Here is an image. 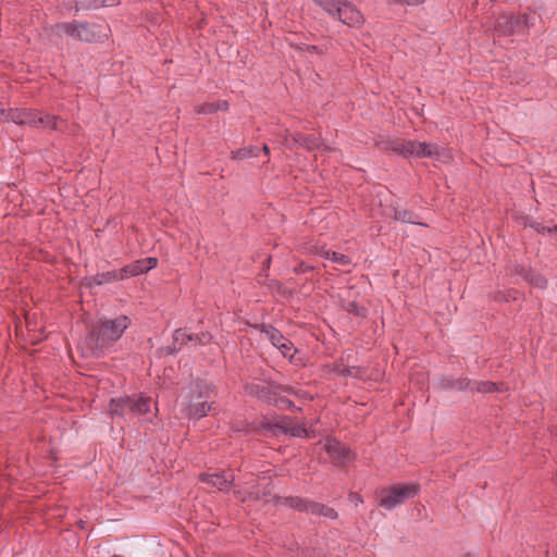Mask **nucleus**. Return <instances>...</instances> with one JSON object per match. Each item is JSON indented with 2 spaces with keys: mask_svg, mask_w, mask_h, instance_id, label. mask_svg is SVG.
I'll use <instances>...</instances> for the list:
<instances>
[{
  "mask_svg": "<svg viewBox=\"0 0 557 557\" xmlns=\"http://www.w3.org/2000/svg\"><path fill=\"white\" fill-rule=\"evenodd\" d=\"M469 391L478 393H491L494 391H503L500 386L494 382L488 381H471Z\"/></svg>",
  "mask_w": 557,
  "mask_h": 557,
  "instance_id": "obj_25",
  "label": "nucleus"
},
{
  "mask_svg": "<svg viewBox=\"0 0 557 557\" xmlns=\"http://www.w3.org/2000/svg\"><path fill=\"white\" fill-rule=\"evenodd\" d=\"M350 502L355 505V506H358L359 504L362 503V498L359 494L357 493H351L350 496Z\"/></svg>",
  "mask_w": 557,
  "mask_h": 557,
  "instance_id": "obj_39",
  "label": "nucleus"
},
{
  "mask_svg": "<svg viewBox=\"0 0 557 557\" xmlns=\"http://www.w3.org/2000/svg\"><path fill=\"white\" fill-rule=\"evenodd\" d=\"M262 150L264 151V153L268 156L269 154V147L267 145H264L262 147Z\"/></svg>",
  "mask_w": 557,
  "mask_h": 557,
  "instance_id": "obj_43",
  "label": "nucleus"
},
{
  "mask_svg": "<svg viewBox=\"0 0 557 557\" xmlns=\"http://www.w3.org/2000/svg\"><path fill=\"white\" fill-rule=\"evenodd\" d=\"M288 432H289L288 434H290L292 436H295V437L308 436L307 429L304 425L298 424L296 422H293L292 428L288 429Z\"/></svg>",
  "mask_w": 557,
  "mask_h": 557,
  "instance_id": "obj_32",
  "label": "nucleus"
},
{
  "mask_svg": "<svg viewBox=\"0 0 557 557\" xmlns=\"http://www.w3.org/2000/svg\"><path fill=\"white\" fill-rule=\"evenodd\" d=\"M283 143L286 147L289 148L294 146H299L311 151L320 147V137L314 134H290L286 131Z\"/></svg>",
  "mask_w": 557,
  "mask_h": 557,
  "instance_id": "obj_7",
  "label": "nucleus"
},
{
  "mask_svg": "<svg viewBox=\"0 0 557 557\" xmlns=\"http://www.w3.org/2000/svg\"><path fill=\"white\" fill-rule=\"evenodd\" d=\"M213 386L198 381L189 387L186 394L181 396V407L184 414L190 419L206 417L211 410Z\"/></svg>",
  "mask_w": 557,
  "mask_h": 557,
  "instance_id": "obj_2",
  "label": "nucleus"
},
{
  "mask_svg": "<svg viewBox=\"0 0 557 557\" xmlns=\"http://www.w3.org/2000/svg\"><path fill=\"white\" fill-rule=\"evenodd\" d=\"M421 143L414 140H394L389 144L391 149L404 158H419Z\"/></svg>",
  "mask_w": 557,
  "mask_h": 557,
  "instance_id": "obj_10",
  "label": "nucleus"
},
{
  "mask_svg": "<svg viewBox=\"0 0 557 557\" xmlns=\"http://www.w3.org/2000/svg\"><path fill=\"white\" fill-rule=\"evenodd\" d=\"M129 397L112 398L109 403V412L113 417H125L129 413Z\"/></svg>",
  "mask_w": 557,
  "mask_h": 557,
  "instance_id": "obj_19",
  "label": "nucleus"
},
{
  "mask_svg": "<svg viewBox=\"0 0 557 557\" xmlns=\"http://www.w3.org/2000/svg\"><path fill=\"white\" fill-rule=\"evenodd\" d=\"M295 48L298 50H301V51H306L308 53H318V54L323 53V50L320 47L313 46V45L301 44V45L296 46Z\"/></svg>",
  "mask_w": 557,
  "mask_h": 557,
  "instance_id": "obj_35",
  "label": "nucleus"
},
{
  "mask_svg": "<svg viewBox=\"0 0 557 557\" xmlns=\"http://www.w3.org/2000/svg\"><path fill=\"white\" fill-rule=\"evenodd\" d=\"M260 331L267 336L270 343L274 347H278L282 343H284L287 338L283 335L281 331L270 324H262L258 326Z\"/></svg>",
  "mask_w": 557,
  "mask_h": 557,
  "instance_id": "obj_21",
  "label": "nucleus"
},
{
  "mask_svg": "<svg viewBox=\"0 0 557 557\" xmlns=\"http://www.w3.org/2000/svg\"><path fill=\"white\" fill-rule=\"evenodd\" d=\"M0 113L15 124L30 125L33 127L35 125L36 110L15 108L8 110L7 113L4 110H1Z\"/></svg>",
  "mask_w": 557,
  "mask_h": 557,
  "instance_id": "obj_9",
  "label": "nucleus"
},
{
  "mask_svg": "<svg viewBox=\"0 0 557 557\" xmlns=\"http://www.w3.org/2000/svg\"><path fill=\"white\" fill-rule=\"evenodd\" d=\"M122 273L124 275V278L127 280L129 277L137 276L147 272L146 269L144 268L143 259H140L124 265L122 268Z\"/></svg>",
  "mask_w": 557,
  "mask_h": 557,
  "instance_id": "obj_23",
  "label": "nucleus"
},
{
  "mask_svg": "<svg viewBox=\"0 0 557 557\" xmlns=\"http://www.w3.org/2000/svg\"><path fill=\"white\" fill-rule=\"evenodd\" d=\"M58 116L46 114L44 116L39 115L36 111V121L34 127H42L47 129H57L58 128Z\"/></svg>",
  "mask_w": 557,
  "mask_h": 557,
  "instance_id": "obj_24",
  "label": "nucleus"
},
{
  "mask_svg": "<svg viewBox=\"0 0 557 557\" xmlns=\"http://www.w3.org/2000/svg\"><path fill=\"white\" fill-rule=\"evenodd\" d=\"M552 230H553L555 233H557V225H555Z\"/></svg>",
  "mask_w": 557,
  "mask_h": 557,
  "instance_id": "obj_46",
  "label": "nucleus"
},
{
  "mask_svg": "<svg viewBox=\"0 0 557 557\" xmlns=\"http://www.w3.org/2000/svg\"><path fill=\"white\" fill-rule=\"evenodd\" d=\"M112 557H123V556H121V555H113Z\"/></svg>",
  "mask_w": 557,
  "mask_h": 557,
  "instance_id": "obj_48",
  "label": "nucleus"
},
{
  "mask_svg": "<svg viewBox=\"0 0 557 557\" xmlns=\"http://www.w3.org/2000/svg\"><path fill=\"white\" fill-rule=\"evenodd\" d=\"M258 156V148L256 146H248L239 148L231 152L232 160H244Z\"/></svg>",
  "mask_w": 557,
  "mask_h": 557,
  "instance_id": "obj_27",
  "label": "nucleus"
},
{
  "mask_svg": "<svg viewBox=\"0 0 557 557\" xmlns=\"http://www.w3.org/2000/svg\"><path fill=\"white\" fill-rule=\"evenodd\" d=\"M329 260L336 262L344 267L351 264V259L348 256L336 252V251H332V255Z\"/></svg>",
  "mask_w": 557,
  "mask_h": 557,
  "instance_id": "obj_33",
  "label": "nucleus"
},
{
  "mask_svg": "<svg viewBox=\"0 0 557 557\" xmlns=\"http://www.w3.org/2000/svg\"><path fill=\"white\" fill-rule=\"evenodd\" d=\"M299 271L305 272V271H307V269H305V268L301 265V267H300V269H299Z\"/></svg>",
  "mask_w": 557,
  "mask_h": 557,
  "instance_id": "obj_45",
  "label": "nucleus"
},
{
  "mask_svg": "<svg viewBox=\"0 0 557 557\" xmlns=\"http://www.w3.org/2000/svg\"><path fill=\"white\" fill-rule=\"evenodd\" d=\"M394 216L397 221H400L403 223H410V224H419L422 225L419 222H416L413 218V213L406 209H395L394 210Z\"/></svg>",
  "mask_w": 557,
  "mask_h": 557,
  "instance_id": "obj_29",
  "label": "nucleus"
},
{
  "mask_svg": "<svg viewBox=\"0 0 557 557\" xmlns=\"http://www.w3.org/2000/svg\"><path fill=\"white\" fill-rule=\"evenodd\" d=\"M228 109V102L225 100H219L216 102H206L195 106V112L197 114H212L218 111H226Z\"/></svg>",
  "mask_w": 557,
  "mask_h": 557,
  "instance_id": "obj_20",
  "label": "nucleus"
},
{
  "mask_svg": "<svg viewBox=\"0 0 557 557\" xmlns=\"http://www.w3.org/2000/svg\"><path fill=\"white\" fill-rule=\"evenodd\" d=\"M419 158H431L440 161H445L451 158L450 151L440 147L437 144L421 143Z\"/></svg>",
  "mask_w": 557,
  "mask_h": 557,
  "instance_id": "obj_12",
  "label": "nucleus"
},
{
  "mask_svg": "<svg viewBox=\"0 0 557 557\" xmlns=\"http://www.w3.org/2000/svg\"><path fill=\"white\" fill-rule=\"evenodd\" d=\"M321 7L349 27H360L364 22L362 13L346 0H325Z\"/></svg>",
  "mask_w": 557,
  "mask_h": 557,
  "instance_id": "obj_5",
  "label": "nucleus"
},
{
  "mask_svg": "<svg viewBox=\"0 0 557 557\" xmlns=\"http://www.w3.org/2000/svg\"><path fill=\"white\" fill-rule=\"evenodd\" d=\"M324 449L332 459L341 463L350 459L349 449L335 438H326Z\"/></svg>",
  "mask_w": 557,
  "mask_h": 557,
  "instance_id": "obj_11",
  "label": "nucleus"
},
{
  "mask_svg": "<svg viewBox=\"0 0 557 557\" xmlns=\"http://www.w3.org/2000/svg\"><path fill=\"white\" fill-rule=\"evenodd\" d=\"M534 227H535V230H536L539 233H543V234H544V233H546V232H547V233L553 232V230H552L550 227H545V226L541 225L540 223H537Z\"/></svg>",
  "mask_w": 557,
  "mask_h": 557,
  "instance_id": "obj_41",
  "label": "nucleus"
},
{
  "mask_svg": "<svg viewBox=\"0 0 557 557\" xmlns=\"http://www.w3.org/2000/svg\"><path fill=\"white\" fill-rule=\"evenodd\" d=\"M277 349L283 357L288 358L289 362L295 366H304V357L299 354L298 349L294 347V344L287 338L282 343Z\"/></svg>",
  "mask_w": 557,
  "mask_h": 557,
  "instance_id": "obj_15",
  "label": "nucleus"
},
{
  "mask_svg": "<svg viewBox=\"0 0 557 557\" xmlns=\"http://www.w3.org/2000/svg\"><path fill=\"white\" fill-rule=\"evenodd\" d=\"M52 34L62 37L72 38L85 42L99 41L107 37L106 29L101 25L89 24L87 22H65L55 24L52 27Z\"/></svg>",
  "mask_w": 557,
  "mask_h": 557,
  "instance_id": "obj_3",
  "label": "nucleus"
},
{
  "mask_svg": "<svg viewBox=\"0 0 557 557\" xmlns=\"http://www.w3.org/2000/svg\"><path fill=\"white\" fill-rule=\"evenodd\" d=\"M281 505L283 506H287L289 508H294V509H297L298 511H304V512H308L310 513L311 509V505L313 502H309L305 498H301V497H285V498H282L281 500Z\"/></svg>",
  "mask_w": 557,
  "mask_h": 557,
  "instance_id": "obj_22",
  "label": "nucleus"
},
{
  "mask_svg": "<svg viewBox=\"0 0 557 557\" xmlns=\"http://www.w3.org/2000/svg\"><path fill=\"white\" fill-rule=\"evenodd\" d=\"M282 406H293L292 401L288 399H280Z\"/></svg>",
  "mask_w": 557,
  "mask_h": 557,
  "instance_id": "obj_42",
  "label": "nucleus"
},
{
  "mask_svg": "<svg viewBox=\"0 0 557 557\" xmlns=\"http://www.w3.org/2000/svg\"><path fill=\"white\" fill-rule=\"evenodd\" d=\"M247 391L250 395L257 397L258 399L268 403L277 405V399L275 393H273L270 386L262 383H253L247 387Z\"/></svg>",
  "mask_w": 557,
  "mask_h": 557,
  "instance_id": "obj_13",
  "label": "nucleus"
},
{
  "mask_svg": "<svg viewBox=\"0 0 557 557\" xmlns=\"http://www.w3.org/2000/svg\"><path fill=\"white\" fill-rule=\"evenodd\" d=\"M144 268L146 269V272L152 270L158 264V259L154 257H148L143 259Z\"/></svg>",
  "mask_w": 557,
  "mask_h": 557,
  "instance_id": "obj_38",
  "label": "nucleus"
},
{
  "mask_svg": "<svg viewBox=\"0 0 557 557\" xmlns=\"http://www.w3.org/2000/svg\"><path fill=\"white\" fill-rule=\"evenodd\" d=\"M131 325V319L121 314L114 319H99L90 329L85 343L95 357L103 356Z\"/></svg>",
  "mask_w": 557,
  "mask_h": 557,
  "instance_id": "obj_1",
  "label": "nucleus"
},
{
  "mask_svg": "<svg viewBox=\"0 0 557 557\" xmlns=\"http://www.w3.org/2000/svg\"><path fill=\"white\" fill-rule=\"evenodd\" d=\"M336 371L343 376L362 377L361 369L358 367H343Z\"/></svg>",
  "mask_w": 557,
  "mask_h": 557,
  "instance_id": "obj_31",
  "label": "nucleus"
},
{
  "mask_svg": "<svg viewBox=\"0 0 557 557\" xmlns=\"http://www.w3.org/2000/svg\"><path fill=\"white\" fill-rule=\"evenodd\" d=\"M317 253L323 258L330 259L332 251L325 249L324 247L317 248Z\"/></svg>",
  "mask_w": 557,
  "mask_h": 557,
  "instance_id": "obj_40",
  "label": "nucleus"
},
{
  "mask_svg": "<svg viewBox=\"0 0 557 557\" xmlns=\"http://www.w3.org/2000/svg\"><path fill=\"white\" fill-rule=\"evenodd\" d=\"M519 21L513 15H502L497 18L495 29L499 35H510L515 32Z\"/></svg>",
  "mask_w": 557,
  "mask_h": 557,
  "instance_id": "obj_17",
  "label": "nucleus"
},
{
  "mask_svg": "<svg viewBox=\"0 0 557 557\" xmlns=\"http://www.w3.org/2000/svg\"><path fill=\"white\" fill-rule=\"evenodd\" d=\"M194 335L188 334L185 330L178 329L174 332L173 335V345L174 349H181L183 345L193 342Z\"/></svg>",
  "mask_w": 557,
  "mask_h": 557,
  "instance_id": "obj_28",
  "label": "nucleus"
},
{
  "mask_svg": "<svg viewBox=\"0 0 557 557\" xmlns=\"http://www.w3.org/2000/svg\"><path fill=\"white\" fill-rule=\"evenodd\" d=\"M200 480L221 492H228L234 482V475L226 471L202 473Z\"/></svg>",
  "mask_w": 557,
  "mask_h": 557,
  "instance_id": "obj_8",
  "label": "nucleus"
},
{
  "mask_svg": "<svg viewBox=\"0 0 557 557\" xmlns=\"http://www.w3.org/2000/svg\"><path fill=\"white\" fill-rule=\"evenodd\" d=\"M440 387L444 389L450 391H469L471 385V380L467 377L453 379V377H443L438 381Z\"/></svg>",
  "mask_w": 557,
  "mask_h": 557,
  "instance_id": "obj_18",
  "label": "nucleus"
},
{
  "mask_svg": "<svg viewBox=\"0 0 557 557\" xmlns=\"http://www.w3.org/2000/svg\"><path fill=\"white\" fill-rule=\"evenodd\" d=\"M313 1L321 7L325 0H313Z\"/></svg>",
  "mask_w": 557,
  "mask_h": 557,
  "instance_id": "obj_44",
  "label": "nucleus"
},
{
  "mask_svg": "<svg viewBox=\"0 0 557 557\" xmlns=\"http://www.w3.org/2000/svg\"><path fill=\"white\" fill-rule=\"evenodd\" d=\"M311 511L310 513L311 515H314V516H319V517H325V518H329V519H336L337 518V512L335 511V509L331 508V507H327L323 504H319V503H312L311 507H310Z\"/></svg>",
  "mask_w": 557,
  "mask_h": 557,
  "instance_id": "obj_26",
  "label": "nucleus"
},
{
  "mask_svg": "<svg viewBox=\"0 0 557 557\" xmlns=\"http://www.w3.org/2000/svg\"><path fill=\"white\" fill-rule=\"evenodd\" d=\"M293 422V419L282 417L274 423V429L281 433L288 434V429L292 428Z\"/></svg>",
  "mask_w": 557,
  "mask_h": 557,
  "instance_id": "obj_30",
  "label": "nucleus"
},
{
  "mask_svg": "<svg viewBox=\"0 0 557 557\" xmlns=\"http://www.w3.org/2000/svg\"><path fill=\"white\" fill-rule=\"evenodd\" d=\"M515 273L521 276L525 282H528L533 287L544 289L547 286L546 278L533 272L531 269H525L523 267L517 265L515 267Z\"/></svg>",
  "mask_w": 557,
  "mask_h": 557,
  "instance_id": "obj_14",
  "label": "nucleus"
},
{
  "mask_svg": "<svg viewBox=\"0 0 557 557\" xmlns=\"http://www.w3.org/2000/svg\"><path fill=\"white\" fill-rule=\"evenodd\" d=\"M553 432L557 436V426H556V429Z\"/></svg>",
  "mask_w": 557,
  "mask_h": 557,
  "instance_id": "obj_47",
  "label": "nucleus"
},
{
  "mask_svg": "<svg viewBox=\"0 0 557 557\" xmlns=\"http://www.w3.org/2000/svg\"><path fill=\"white\" fill-rule=\"evenodd\" d=\"M347 312L354 313L356 315H364L366 309L363 307L358 306L355 302H349L346 307Z\"/></svg>",
  "mask_w": 557,
  "mask_h": 557,
  "instance_id": "obj_37",
  "label": "nucleus"
},
{
  "mask_svg": "<svg viewBox=\"0 0 557 557\" xmlns=\"http://www.w3.org/2000/svg\"><path fill=\"white\" fill-rule=\"evenodd\" d=\"M129 413L139 418L141 421L151 422L157 416L158 408L149 396L138 395L129 397Z\"/></svg>",
  "mask_w": 557,
  "mask_h": 557,
  "instance_id": "obj_6",
  "label": "nucleus"
},
{
  "mask_svg": "<svg viewBox=\"0 0 557 557\" xmlns=\"http://www.w3.org/2000/svg\"><path fill=\"white\" fill-rule=\"evenodd\" d=\"M124 275L122 273V268L119 270H111L102 273H97L91 277V284L95 285H104L113 282L124 281Z\"/></svg>",
  "mask_w": 557,
  "mask_h": 557,
  "instance_id": "obj_16",
  "label": "nucleus"
},
{
  "mask_svg": "<svg viewBox=\"0 0 557 557\" xmlns=\"http://www.w3.org/2000/svg\"><path fill=\"white\" fill-rule=\"evenodd\" d=\"M235 495L242 502H245L248 498L249 499L250 498H255V499L259 498V494L257 492L255 493V492H247V491H242V490L235 491Z\"/></svg>",
  "mask_w": 557,
  "mask_h": 557,
  "instance_id": "obj_36",
  "label": "nucleus"
},
{
  "mask_svg": "<svg viewBox=\"0 0 557 557\" xmlns=\"http://www.w3.org/2000/svg\"><path fill=\"white\" fill-rule=\"evenodd\" d=\"M420 492L419 484H394L376 490L377 505L386 510H393L406 500L416 497Z\"/></svg>",
  "mask_w": 557,
  "mask_h": 557,
  "instance_id": "obj_4",
  "label": "nucleus"
},
{
  "mask_svg": "<svg viewBox=\"0 0 557 557\" xmlns=\"http://www.w3.org/2000/svg\"><path fill=\"white\" fill-rule=\"evenodd\" d=\"M212 336L208 332H201L199 334L194 335V343L199 345H207L211 342Z\"/></svg>",
  "mask_w": 557,
  "mask_h": 557,
  "instance_id": "obj_34",
  "label": "nucleus"
}]
</instances>
